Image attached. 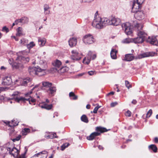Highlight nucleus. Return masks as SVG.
Returning <instances> with one entry per match:
<instances>
[{
	"mask_svg": "<svg viewBox=\"0 0 158 158\" xmlns=\"http://www.w3.org/2000/svg\"><path fill=\"white\" fill-rule=\"evenodd\" d=\"M18 94L19 93L18 92H15L12 95V96L13 97L11 98L10 99L18 102H20V101L25 102V101H28L30 104H31V102L35 103V100L31 96H29V95L27 97H25V98L22 97L18 98Z\"/></svg>",
	"mask_w": 158,
	"mask_h": 158,
	"instance_id": "1",
	"label": "nucleus"
},
{
	"mask_svg": "<svg viewBox=\"0 0 158 158\" xmlns=\"http://www.w3.org/2000/svg\"><path fill=\"white\" fill-rule=\"evenodd\" d=\"M96 130L97 132L92 133L90 135L87 137V139L88 140H92L96 137L100 135L101 133L107 131L108 130L104 127H97L96 128Z\"/></svg>",
	"mask_w": 158,
	"mask_h": 158,
	"instance_id": "2",
	"label": "nucleus"
},
{
	"mask_svg": "<svg viewBox=\"0 0 158 158\" xmlns=\"http://www.w3.org/2000/svg\"><path fill=\"white\" fill-rule=\"evenodd\" d=\"M134 27L135 30L136 31L138 36H140L145 39L147 34L143 30V25L142 24L136 23V24L134 25Z\"/></svg>",
	"mask_w": 158,
	"mask_h": 158,
	"instance_id": "3",
	"label": "nucleus"
},
{
	"mask_svg": "<svg viewBox=\"0 0 158 158\" xmlns=\"http://www.w3.org/2000/svg\"><path fill=\"white\" fill-rule=\"evenodd\" d=\"M40 63V67H38V71L40 72V74L39 75V76H41L45 74V71L47 68L48 66L47 63L46 62H43L41 60Z\"/></svg>",
	"mask_w": 158,
	"mask_h": 158,
	"instance_id": "4",
	"label": "nucleus"
},
{
	"mask_svg": "<svg viewBox=\"0 0 158 158\" xmlns=\"http://www.w3.org/2000/svg\"><path fill=\"white\" fill-rule=\"evenodd\" d=\"M122 27L127 35H130L132 33V28L129 23H126L122 24Z\"/></svg>",
	"mask_w": 158,
	"mask_h": 158,
	"instance_id": "5",
	"label": "nucleus"
},
{
	"mask_svg": "<svg viewBox=\"0 0 158 158\" xmlns=\"http://www.w3.org/2000/svg\"><path fill=\"white\" fill-rule=\"evenodd\" d=\"M94 39L92 35L88 34L83 36L82 40L85 44H89L94 43Z\"/></svg>",
	"mask_w": 158,
	"mask_h": 158,
	"instance_id": "6",
	"label": "nucleus"
},
{
	"mask_svg": "<svg viewBox=\"0 0 158 158\" xmlns=\"http://www.w3.org/2000/svg\"><path fill=\"white\" fill-rule=\"evenodd\" d=\"M92 26L98 29H101L103 28L102 25V23L101 21V18L98 17L94 19L93 20L92 23Z\"/></svg>",
	"mask_w": 158,
	"mask_h": 158,
	"instance_id": "7",
	"label": "nucleus"
},
{
	"mask_svg": "<svg viewBox=\"0 0 158 158\" xmlns=\"http://www.w3.org/2000/svg\"><path fill=\"white\" fill-rule=\"evenodd\" d=\"M5 148L9 152V153L14 157H18L19 152L16 148L6 147Z\"/></svg>",
	"mask_w": 158,
	"mask_h": 158,
	"instance_id": "8",
	"label": "nucleus"
},
{
	"mask_svg": "<svg viewBox=\"0 0 158 158\" xmlns=\"http://www.w3.org/2000/svg\"><path fill=\"white\" fill-rule=\"evenodd\" d=\"M121 23V20L118 18L112 17L110 19V25L114 26L119 25Z\"/></svg>",
	"mask_w": 158,
	"mask_h": 158,
	"instance_id": "9",
	"label": "nucleus"
},
{
	"mask_svg": "<svg viewBox=\"0 0 158 158\" xmlns=\"http://www.w3.org/2000/svg\"><path fill=\"white\" fill-rule=\"evenodd\" d=\"M12 83V80L10 77H6L2 80V84L3 85H10Z\"/></svg>",
	"mask_w": 158,
	"mask_h": 158,
	"instance_id": "10",
	"label": "nucleus"
},
{
	"mask_svg": "<svg viewBox=\"0 0 158 158\" xmlns=\"http://www.w3.org/2000/svg\"><path fill=\"white\" fill-rule=\"evenodd\" d=\"M28 71L30 75L33 76L35 75H37L39 76L40 74L38 71V68L35 67H30L28 69Z\"/></svg>",
	"mask_w": 158,
	"mask_h": 158,
	"instance_id": "11",
	"label": "nucleus"
},
{
	"mask_svg": "<svg viewBox=\"0 0 158 158\" xmlns=\"http://www.w3.org/2000/svg\"><path fill=\"white\" fill-rule=\"evenodd\" d=\"M72 55L71 57V59L74 60H78L81 59L80 54L76 50H73L71 52Z\"/></svg>",
	"mask_w": 158,
	"mask_h": 158,
	"instance_id": "12",
	"label": "nucleus"
},
{
	"mask_svg": "<svg viewBox=\"0 0 158 158\" xmlns=\"http://www.w3.org/2000/svg\"><path fill=\"white\" fill-rule=\"evenodd\" d=\"M147 41L152 45L158 46V42L155 37H148Z\"/></svg>",
	"mask_w": 158,
	"mask_h": 158,
	"instance_id": "13",
	"label": "nucleus"
},
{
	"mask_svg": "<svg viewBox=\"0 0 158 158\" xmlns=\"http://www.w3.org/2000/svg\"><path fill=\"white\" fill-rule=\"evenodd\" d=\"M134 16L135 18L139 20H140L143 18L144 14L142 11H138L135 13Z\"/></svg>",
	"mask_w": 158,
	"mask_h": 158,
	"instance_id": "14",
	"label": "nucleus"
},
{
	"mask_svg": "<svg viewBox=\"0 0 158 158\" xmlns=\"http://www.w3.org/2000/svg\"><path fill=\"white\" fill-rule=\"evenodd\" d=\"M141 4L138 3L137 2L134 1L133 3V6L132 8V11L133 13H135L139 10Z\"/></svg>",
	"mask_w": 158,
	"mask_h": 158,
	"instance_id": "15",
	"label": "nucleus"
},
{
	"mask_svg": "<svg viewBox=\"0 0 158 158\" xmlns=\"http://www.w3.org/2000/svg\"><path fill=\"white\" fill-rule=\"evenodd\" d=\"M52 64L55 67V69L57 70L61 66L62 62L60 60L56 59L52 62Z\"/></svg>",
	"mask_w": 158,
	"mask_h": 158,
	"instance_id": "16",
	"label": "nucleus"
},
{
	"mask_svg": "<svg viewBox=\"0 0 158 158\" xmlns=\"http://www.w3.org/2000/svg\"><path fill=\"white\" fill-rule=\"evenodd\" d=\"M101 22L103 28L108 25H110V19L107 18H101Z\"/></svg>",
	"mask_w": 158,
	"mask_h": 158,
	"instance_id": "17",
	"label": "nucleus"
},
{
	"mask_svg": "<svg viewBox=\"0 0 158 158\" xmlns=\"http://www.w3.org/2000/svg\"><path fill=\"white\" fill-rule=\"evenodd\" d=\"M7 125H8L10 127H12L18 125V122L15 120H13L11 122L9 121L4 122Z\"/></svg>",
	"mask_w": 158,
	"mask_h": 158,
	"instance_id": "18",
	"label": "nucleus"
},
{
	"mask_svg": "<svg viewBox=\"0 0 158 158\" xmlns=\"http://www.w3.org/2000/svg\"><path fill=\"white\" fill-rule=\"evenodd\" d=\"M133 42L135 44H140L142 43L144 41V39L140 36L137 37L133 38Z\"/></svg>",
	"mask_w": 158,
	"mask_h": 158,
	"instance_id": "19",
	"label": "nucleus"
},
{
	"mask_svg": "<svg viewBox=\"0 0 158 158\" xmlns=\"http://www.w3.org/2000/svg\"><path fill=\"white\" fill-rule=\"evenodd\" d=\"M77 42V39L74 37L70 39L69 41V44L71 47H73L75 46Z\"/></svg>",
	"mask_w": 158,
	"mask_h": 158,
	"instance_id": "20",
	"label": "nucleus"
},
{
	"mask_svg": "<svg viewBox=\"0 0 158 158\" xmlns=\"http://www.w3.org/2000/svg\"><path fill=\"white\" fill-rule=\"evenodd\" d=\"M69 68L66 67H63L57 70L58 72L60 73H66L69 70Z\"/></svg>",
	"mask_w": 158,
	"mask_h": 158,
	"instance_id": "21",
	"label": "nucleus"
},
{
	"mask_svg": "<svg viewBox=\"0 0 158 158\" xmlns=\"http://www.w3.org/2000/svg\"><path fill=\"white\" fill-rule=\"evenodd\" d=\"M56 88L55 87H52V86L49 87L47 90V92L52 95L54 94L56 92Z\"/></svg>",
	"mask_w": 158,
	"mask_h": 158,
	"instance_id": "22",
	"label": "nucleus"
},
{
	"mask_svg": "<svg viewBox=\"0 0 158 158\" xmlns=\"http://www.w3.org/2000/svg\"><path fill=\"white\" fill-rule=\"evenodd\" d=\"M135 58V57L131 54H127L125 55V60L127 61H131Z\"/></svg>",
	"mask_w": 158,
	"mask_h": 158,
	"instance_id": "23",
	"label": "nucleus"
},
{
	"mask_svg": "<svg viewBox=\"0 0 158 158\" xmlns=\"http://www.w3.org/2000/svg\"><path fill=\"white\" fill-rule=\"evenodd\" d=\"M47 153V151H43L41 152H40L36 154H35L34 156L35 157H38L40 158L43 157V155L46 154Z\"/></svg>",
	"mask_w": 158,
	"mask_h": 158,
	"instance_id": "24",
	"label": "nucleus"
},
{
	"mask_svg": "<svg viewBox=\"0 0 158 158\" xmlns=\"http://www.w3.org/2000/svg\"><path fill=\"white\" fill-rule=\"evenodd\" d=\"M117 51L116 50L112 49L110 52V56L112 59H115L117 58Z\"/></svg>",
	"mask_w": 158,
	"mask_h": 158,
	"instance_id": "25",
	"label": "nucleus"
},
{
	"mask_svg": "<svg viewBox=\"0 0 158 158\" xmlns=\"http://www.w3.org/2000/svg\"><path fill=\"white\" fill-rule=\"evenodd\" d=\"M40 106L42 108H44L47 110L51 109L52 107V104L48 105L46 104H44L42 105H40Z\"/></svg>",
	"mask_w": 158,
	"mask_h": 158,
	"instance_id": "26",
	"label": "nucleus"
},
{
	"mask_svg": "<svg viewBox=\"0 0 158 158\" xmlns=\"http://www.w3.org/2000/svg\"><path fill=\"white\" fill-rule=\"evenodd\" d=\"M46 40L45 38H39L38 39V42L39 45L41 46H44L46 43Z\"/></svg>",
	"mask_w": 158,
	"mask_h": 158,
	"instance_id": "27",
	"label": "nucleus"
},
{
	"mask_svg": "<svg viewBox=\"0 0 158 158\" xmlns=\"http://www.w3.org/2000/svg\"><path fill=\"white\" fill-rule=\"evenodd\" d=\"M31 80V79L27 77L26 79H24L23 80L22 83L21 84L22 85H27V84Z\"/></svg>",
	"mask_w": 158,
	"mask_h": 158,
	"instance_id": "28",
	"label": "nucleus"
},
{
	"mask_svg": "<svg viewBox=\"0 0 158 158\" xmlns=\"http://www.w3.org/2000/svg\"><path fill=\"white\" fill-rule=\"evenodd\" d=\"M42 85L44 87L48 89L52 86V84L47 81H44L42 82Z\"/></svg>",
	"mask_w": 158,
	"mask_h": 158,
	"instance_id": "29",
	"label": "nucleus"
},
{
	"mask_svg": "<svg viewBox=\"0 0 158 158\" xmlns=\"http://www.w3.org/2000/svg\"><path fill=\"white\" fill-rule=\"evenodd\" d=\"M24 35L23 33L22 28L21 27H19L17 30V33L16 34V36H19Z\"/></svg>",
	"mask_w": 158,
	"mask_h": 158,
	"instance_id": "30",
	"label": "nucleus"
},
{
	"mask_svg": "<svg viewBox=\"0 0 158 158\" xmlns=\"http://www.w3.org/2000/svg\"><path fill=\"white\" fill-rule=\"evenodd\" d=\"M21 60V62H22L23 61H25L26 62H28L29 60V59L28 57L25 58L24 57H23L22 56H19L18 57V58L17 59V60Z\"/></svg>",
	"mask_w": 158,
	"mask_h": 158,
	"instance_id": "31",
	"label": "nucleus"
},
{
	"mask_svg": "<svg viewBox=\"0 0 158 158\" xmlns=\"http://www.w3.org/2000/svg\"><path fill=\"white\" fill-rule=\"evenodd\" d=\"M69 96L70 97H72V99L73 100H76L77 99V96L75 95L73 92H70L69 93Z\"/></svg>",
	"mask_w": 158,
	"mask_h": 158,
	"instance_id": "32",
	"label": "nucleus"
},
{
	"mask_svg": "<svg viewBox=\"0 0 158 158\" xmlns=\"http://www.w3.org/2000/svg\"><path fill=\"white\" fill-rule=\"evenodd\" d=\"M49 7L47 5H45L44 6V9L45 15L49 14L50 13V11L48 10Z\"/></svg>",
	"mask_w": 158,
	"mask_h": 158,
	"instance_id": "33",
	"label": "nucleus"
},
{
	"mask_svg": "<svg viewBox=\"0 0 158 158\" xmlns=\"http://www.w3.org/2000/svg\"><path fill=\"white\" fill-rule=\"evenodd\" d=\"M149 148L151 149L154 152H157V148L155 145L151 144L149 146Z\"/></svg>",
	"mask_w": 158,
	"mask_h": 158,
	"instance_id": "34",
	"label": "nucleus"
},
{
	"mask_svg": "<svg viewBox=\"0 0 158 158\" xmlns=\"http://www.w3.org/2000/svg\"><path fill=\"white\" fill-rule=\"evenodd\" d=\"M133 38H126L122 41V42L124 43L128 44L131 42H133Z\"/></svg>",
	"mask_w": 158,
	"mask_h": 158,
	"instance_id": "35",
	"label": "nucleus"
},
{
	"mask_svg": "<svg viewBox=\"0 0 158 158\" xmlns=\"http://www.w3.org/2000/svg\"><path fill=\"white\" fill-rule=\"evenodd\" d=\"M81 120L85 123H88L89 122L88 119L86 115H83L81 118Z\"/></svg>",
	"mask_w": 158,
	"mask_h": 158,
	"instance_id": "36",
	"label": "nucleus"
},
{
	"mask_svg": "<svg viewBox=\"0 0 158 158\" xmlns=\"http://www.w3.org/2000/svg\"><path fill=\"white\" fill-rule=\"evenodd\" d=\"M149 56L146 53L141 54L138 55V56L136 57V59H141L144 57H147Z\"/></svg>",
	"mask_w": 158,
	"mask_h": 158,
	"instance_id": "37",
	"label": "nucleus"
},
{
	"mask_svg": "<svg viewBox=\"0 0 158 158\" xmlns=\"http://www.w3.org/2000/svg\"><path fill=\"white\" fill-rule=\"evenodd\" d=\"M13 67L15 68L16 69H18L22 67L23 65L20 63H18L15 62L13 65Z\"/></svg>",
	"mask_w": 158,
	"mask_h": 158,
	"instance_id": "38",
	"label": "nucleus"
},
{
	"mask_svg": "<svg viewBox=\"0 0 158 158\" xmlns=\"http://www.w3.org/2000/svg\"><path fill=\"white\" fill-rule=\"evenodd\" d=\"M90 60H91L89 59V57L88 58L86 56L83 59V62L84 64H88L89 63Z\"/></svg>",
	"mask_w": 158,
	"mask_h": 158,
	"instance_id": "39",
	"label": "nucleus"
},
{
	"mask_svg": "<svg viewBox=\"0 0 158 158\" xmlns=\"http://www.w3.org/2000/svg\"><path fill=\"white\" fill-rule=\"evenodd\" d=\"M21 23H27L28 22V18L27 17H23L21 18Z\"/></svg>",
	"mask_w": 158,
	"mask_h": 158,
	"instance_id": "40",
	"label": "nucleus"
},
{
	"mask_svg": "<svg viewBox=\"0 0 158 158\" xmlns=\"http://www.w3.org/2000/svg\"><path fill=\"white\" fill-rule=\"evenodd\" d=\"M35 45L33 42H31L29 44H27V47L28 48L30 49L34 46Z\"/></svg>",
	"mask_w": 158,
	"mask_h": 158,
	"instance_id": "41",
	"label": "nucleus"
},
{
	"mask_svg": "<svg viewBox=\"0 0 158 158\" xmlns=\"http://www.w3.org/2000/svg\"><path fill=\"white\" fill-rule=\"evenodd\" d=\"M69 144V143H65L63 144L61 147V150H64L67 147Z\"/></svg>",
	"mask_w": 158,
	"mask_h": 158,
	"instance_id": "42",
	"label": "nucleus"
},
{
	"mask_svg": "<svg viewBox=\"0 0 158 158\" xmlns=\"http://www.w3.org/2000/svg\"><path fill=\"white\" fill-rule=\"evenodd\" d=\"M20 42L21 44L25 45L26 43L28 42V40H25L24 38H23L20 40Z\"/></svg>",
	"mask_w": 158,
	"mask_h": 158,
	"instance_id": "43",
	"label": "nucleus"
},
{
	"mask_svg": "<svg viewBox=\"0 0 158 158\" xmlns=\"http://www.w3.org/2000/svg\"><path fill=\"white\" fill-rule=\"evenodd\" d=\"M152 114V110L151 109H150L147 112L146 114L147 118H149L151 115Z\"/></svg>",
	"mask_w": 158,
	"mask_h": 158,
	"instance_id": "44",
	"label": "nucleus"
},
{
	"mask_svg": "<svg viewBox=\"0 0 158 158\" xmlns=\"http://www.w3.org/2000/svg\"><path fill=\"white\" fill-rule=\"evenodd\" d=\"M101 107L100 106H99L98 105L94 108L93 110V113H94L96 114L97 113V111L98 109Z\"/></svg>",
	"mask_w": 158,
	"mask_h": 158,
	"instance_id": "45",
	"label": "nucleus"
},
{
	"mask_svg": "<svg viewBox=\"0 0 158 158\" xmlns=\"http://www.w3.org/2000/svg\"><path fill=\"white\" fill-rule=\"evenodd\" d=\"M25 152L24 154H23L21 155L20 156H19V158H25V155L26 154L27 151V149L26 148V147H25Z\"/></svg>",
	"mask_w": 158,
	"mask_h": 158,
	"instance_id": "46",
	"label": "nucleus"
},
{
	"mask_svg": "<svg viewBox=\"0 0 158 158\" xmlns=\"http://www.w3.org/2000/svg\"><path fill=\"white\" fill-rule=\"evenodd\" d=\"M125 83L126 86L129 89L131 87V85L130 84L129 82L127 81H125Z\"/></svg>",
	"mask_w": 158,
	"mask_h": 158,
	"instance_id": "47",
	"label": "nucleus"
},
{
	"mask_svg": "<svg viewBox=\"0 0 158 158\" xmlns=\"http://www.w3.org/2000/svg\"><path fill=\"white\" fill-rule=\"evenodd\" d=\"M131 114V112L129 110H127L125 113L126 116L130 117Z\"/></svg>",
	"mask_w": 158,
	"mask_h": 158,
	"instance_id": "48",
	"label": "nucleus"
},
{
	"mask_svg": "<svg viewBox=\"0 0 158 158\" xmlns=\"http://www.w3.org/2000/svg\"><path fill=\"white\" fill-rule=\"evenodd\" d=\"M23 131L24 132L26 133V134H25V135H26L27 134V133H29L30 132V130L28 128H25L23 129Z\"/></svg>",
	"mask_w": 158,
	"mask_h": 158,
	"instance_id": "49",
	"label": "nucleus"
},
{
	"mask_svg": "<svg viewBox=\"0 0 158 158\" xmlns=\"http://www.w3.org/2000/svg\"><path fill=\"white\" fill-rule=\"evenodd\" d=\"M93 54L92 52L89 51L88 54L87 55V57H89V59L90 60L91 59L92 57V55Z\"/></svg>",
	"mask_w": 158,
	"mask_h": 158,
	"instance_id": "50",
	"label": "nucleus"
},
{
	"mask_svg": "<svg viewBox=\"0 0 158 158\" xmlns=\"http://www.w3.org/2000/svg\"><path fill=\"white\" fill-rule=\"evenodd\" d=\"M134 1H135L136 2L141 5L144 2V0H134Z\"/></svg>",
	"mask_w": 158,
	"mask_h": 158,
	"instance_id": "51",
	"label": "nucleus"
},
{
	"mask_svg": "<svg viewBox=\"0 0 158 158\" xmlns=\"http://www.w3.org/2000/svg\"><path fill=\"white\" fill-rule=\"evenodd\" d=\"M2 31H6V32H7L9 31V29L8 28L6 27V26H4L2 28Z\"/></svg>",
	"mask_w": 158,
	"mask_h": 158,
	"instance_id": "52",
	"label": "nucleus"
},
{
	"mask_svg": "<svg viewBox=\"0 0 158 158\" xmlns=\"http://www.w3.org/2000/svg\"><path fill=\"white\" fill-rule=\"evenodd\" d=\"M95 71H89L88 72V74L90 75H92L95 74Z\"/></svg>",
	"mask_w": 158,
	"mask_h": 158,
	"instance_id": "53",
	"label": "nucleus"
},
{
	"mask_svg": "<svg viewBox=\"0 0 158 158\" xmlns=\"http://www.w3.org/2000/svg\"><path fill=\"white\" fill-rule=\"evenodd\" d=\"M117 102H112L110 104V106L111 107H114L117 105Z\"/></svg>",
	"mask_w": 158,
	"mask_h": 158,
	"instance_id": "54",
	"label": "nucleus"
},
{
	"mask_svg": "<svg viewBox=\"0 0 158 158\" xmlns=\"http://www.w3.org/2000/svg\"><path fill=\"white\" fill-rule=\"evenodd\" d=\"M19 23H21V19H17L15 21V24H18Z\"/></svg>",
	"mask_w": 158,
	"mask_h": 158,
	"instance_id": "55",
	"label": "nucleus"
},
{
	"mask_svg": "<svg viewBox=\"0 0 158 158\" xmlns=\"http://www.w3.org/2000/svg\"><path fill=\"white\" fill-rule=\"evenodd\" d=\"M20 138V137H17L16 138L14 139H12V140L13 142H15L16 141H18L19 140Z\"/></svg>",
	"mask_w": 158,
	"mask_h": 158,
	"instance_id": "56",
	"label": "nucleus"
},
{
	"mask_svg": "<svg viewBox=\"0 0 158 158\" xmlns=\"http://www.w3.org/2000/svg\"><path fill=\"white\" fill-rule=\"evenodd\" d=\"M33 89H32L31 90V91L26 94L25 95V97H27L28 95H29L31 94L32 93V90Z\"/></svg>",
	"mask_w": 158,
	"mask_h": 158,
	"instance_id": "57",
	"label": "nucleus"
},
{
	"mask_svg": "<svg viewBox=\"0 0 158 158\" xmlns=\"http://www.w3.org/2000/svg\"><path fill=\"white\" fill-rule=\"evenodd\" d=\"M96 57V55L95 54H93L92 55V57L91 59L92 60L94 59Z\"/></svg>",
	"mask_w": 158,
	"mask_h": 158,
	"instance_id": "58",
	"label": "nucleus"
},
{
	"mask_svg": "<svg viewBox=\"0 0 158 158\" xmlns=\"http://www.w3.org/2000/svg\"><path fill=\"white\" fill-rule=\"evenodd\" d=\"M49 139H53V134L51 133H50L49 134Z\"/></svg>",
	"mask_w": 158,
	"mask_h": 158,
	"instance_id": "59",
	"label": "nucleus"
},
{
	"mask_svg": "<svg viewBox=\"0 0 158 158\" xmlns=\"http://www.w3.org/2000/svg\"><path fill=\"white\" fill-rule=\"evenodd\" d=\"M154 141L156 143H158V138L157 137H155L154 138Z\"/></svg>",
	"mask_w": 158,
	"mask_h": 158,
	"instance_id": "60",
	"label": "nucleus"
},
{
	"mask_svg": "<svg viewBox=\"0 0 158 158\" xmlns=\"http://www.w3.org/2000/svg\"><path fill=\"white\" fill-rule=\"evenodd\" d=\"M137 103V101L135 100H133L132 101V103L134 104H135Z\"/></svg>",
	"mask_w": 158,
	"mask_h": 158,
	"instance_id": "61",
	"label": "nucleus"
},
{
	"mask_svg": "<svg viewBox=\"0 0 158 158\" xmlns=\"http://www.w3.org/2000/svg\"><path fill=\"white\" fill-rule=\"evenodd\" d=\"M11 37L12 38H14L15 40L16 41H18L19 39L18 38H17L15 36H11Z\"/></svg>",
	"mask_w": 158,
	"mask_h": 158,
	"instance_id": "62",
	"label": "nucleus"
},
{
	"mask_svg": "<svg viewBox=\"0 0 158 158\" xmlns=\"http://www.w3.org/2000/svg\"><path fill=\"white\" fill-rule=\"evenodd\" d=\"M4 88L2 87H0V93H1L2 91L4 90Z\"/></svg>",
	"mask_w": 158,
	"mask_h": 158,
	"instance_id": "63",
	"label": "nucleus"
},
{
	"mask_svg": "<svg viewBox=\"0 0 158 158\" xmlns=\"http://www.w3.org/2000/svg\"><path fill=\"white\" fill-rule=\"evenodd\" d=\"M53 138H57V137L56 136V133H53Z\"/></svg>",
	"mask_w": 158,
	"mask_h": 158,
	"instance_id": "64",
	"label": "nucleus"
}]
</instances>
